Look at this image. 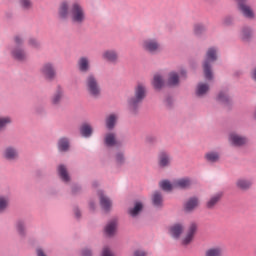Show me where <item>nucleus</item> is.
<instances>
[{
	"instance_id": "de8ad7c7",
	"label": "nucleus",
	"mask_w": 256,
	"mask_h": 256,
	"mask_svg": "<svg viewBox=\"0 0 256 256\" xmlns=\"http://www.w3.org/2000/svg\"><path fill=\"white\" fill-rule=\"evenodd\" d=\"M133 256H147V252L142 249L135 250Z\"/></svg>"
},
{
	"instance_id": "13d9d810",
	"label": "nucleus",
	"mask_w": 256,
	"mask_h": 256,
	"mask_svg": "<svg viewBox=\"0 0 256 256\" xmlns=\"http://www.w3.org/2000/svg\"><path fill=\"white\" fill-rule=\"evenodd\" d=\"M38 113H41V111H39V110H36Z\"/></svg>"
},
{
	"instance_id": "a18cd8bd",
	"label": "nucleus",
	"mask_w": 256,
	"mask_h": 256,
	"mask_svg": "<svg viewBox=\"0 0 256 256\" xmlns=\"http://www.w3.org/2000/svg\"><path fill=\"white\" fill-rule=\"evenodd\" d=\"M102 256H114L113 252H111V249L109 247H104L102 250Z\"/></svg>"
},
{
	"instance_id": "5fc2aeb1",
	"label": "nucleus",
	"mask_w": 256,
	"mask_h": 256,
	"mask_svg": "<svg viewBox=\"0 0 256 256\" xmlns=\"http://www.w3.org/2000/svg\"><path fill=\"white\" fill-rule=\"evenodd\" d=\"M187 75V72H185V70H182L180 72V77H185Z\"/></svg>"
},
{
	"instance_id": "4be33fe9",
	"label": "nucleus",
	"mask_w": 256,
	"mask_h": 256,
	"mask_svg": "<svg viewBox=\"0 0 256 256\" xmlns=\"http://www.w3.org/2000/svg\"><path fill=\"white\" fill-rule=\"evenodd\" d=\"M117 119H119V115L112 113L106 117V128L109 131L115 129V125H117Z\"/></svg>"
},
{
	"instance_id": "6e6552de",
	"label": "nucleus",
	"mask_w": 256,
	"mask_h": 256,
	"mask_svg": "<svg viewBox=\"0 0 256 256\" xmlns=\"http://www.w3.org/2000/svg\"><path fill=\"white\" fill-rule=\"evenodd\" d=\"M238 3V9L240 13L246 19H255V11L247 4V0H236Z\"/></svg>"
},
{
	"instance_id": "f704fd0d",
	"label": "nucleus",
	"mask_w": 256,
	"mask_h": 256,
	"mask_svg": "<svg viewBox=\"0 0 256 256\" xmlns=\"http://www.w3.org/2000/svg\"><path fill=\"white\" fill-rule=\"evenodd\" d=\"M15 227L20 237H25V233H27V230L25 228V222L23 220H18L15 224Z\"/></svg>"
},
{
	"instance_id": "9d476101",
	"label": "nucleus",
	"mask_w": 256,
	"mask_h": 256,
	"mask_svg": "<svg viewBox=\"0 0 256 256\" xmlns=\"http://www.w3.org/2000/svg\"><path fill=\"white\" fill-rule=\"evenodd\" d=\"M102 59L115 65L119 63V52L115 49H107L102 53Z\"/></svg>"
},
{
	"instance_id": "37998d69",
	"label": "nucleus",
	"mask_w": 256,
	"mask_h": 256,
	"mask_svg": "<svg viewBox=\"0 0 256 256\" xmlns=\"http://www.w3.org/2000/svg\"><path fill=\"white\" fill-rule=\"evenodd\" d=\"M217 100L220 101V103H229L230 98L229 95H227V92H220L218 94Z\"/></svg>"
},
{
	"instance_id": "a878e982",
	"label": "nucleus",
	"mask_w": 256,
	"mask_h": 256,
	"mask_svg": "<svg viewBox=\"0 0 256 256\" xmlns=\"http://www.w3.org/2000/svg\"><path fill=\"white\" fill-rule=\"evenodd\" d=\"M152 85L154 89L158 91L163 89V85H165V80H163V76L161 74H155L152 80Z\"/></svg>"
},
{
	"instance_id": "f03ea898",
	"label": "nucleus",
	"mask_w": 256,
	"mask_h": 256,
	"mask_svg": "<svg viewBox=\"0 0 256 256\" xmlns=\"http://www.w3.org/2000/svg\"><path fill=\"white\" fill-rule=\"evenodd\" d=\"M147 93V88L143 84H138L135 88V94L133 97L128 99V109L131 113H137V109L143 99H145V94Z\"/></svg>"
},
{
	"instance_id": "8fccbe9b",
	"label": "nucleus",
	"mask_w": 256,
	"mask_h": 256,
	"mask_svg": "<svg viewBox=\"0 0 256 256\" xmlns=\"http://www.w3.org/2000/svg\"><path fill=\"white\" fill-rule=\"evenodd\" d=\"M224 25H231V23H233V17L228 16L224 19L223 21Z\"/></svg>"
},
{
	"instance_id": "2f4dec72",
	"label": "nucleus",
	"mask_w": 256,
	"mask_h": 256,
	"mask_svg": "<svg viewBox=\"0 0 256 256\" xmlns=\"http://www.w3.org/2000/svg\"><path fill=\"white\" fill-rule=\"evenodd\" d=\"M152 203L154 207H163V194L159 191L154 192L152 195Z\"/></svg>"
},
{
	"instance_id": "7ed1b4c3",
	"label": "nucleus",
	"mask_w": 256,
	"mask_h": 256,
	"mask_svg": "<svg viewBox=\"0 0 256 256\" xmlns=\"http://www.w3.org/2000/svg\"><path fill=\"white\" fill-rule=\"evenodd\" d=\"M86 91L93 97V99H99L101 97V86L99 80L95 74H89L85 79Z\"/></svg>"
},
{
	"instance_id": "423d86ee",
	"label": "nucleus",
	"mask_w": 256,
	"mask_h": 256,
	"mask_svg": "<svg viewBox=\"0 0 256 256\" xmlns=\"http://www.w3.org/2000/svg\"><path fill=\"white\" fill-rule=\"evenodd\" d=\"M142 49L146 51V53L155 55V53L161 51V44L159 43V40L155 38H147L142 41Z\"/></svg>"
},
{
	"instance_id": "6e6d98bb",
	"label": "nucleus",
	"mask_w": 256,
	"mask_h": 256,
	"mask_svg": "<svg viewBox=\"0 0 256 256\" xmlns=\"http://www.w3.org/2000/svg\"><path fill=\"white\" fill-rule=\"evenodd\" d=\"M90 209H95V203L90 202Z\"/></svg>"
},
{
	"instance_id": "5701e85b",
	"label": "nucleus",
	"mask_w": 256,
	"mask_h": 256,
	"mask_svg": "<svg viewBox=\"0 0 256 256\" xmlns=\"http://www.w3.org/2000/svg\"><path fill=\"white\" fill-rule=\"evenodd\" d=\"M251 185L253 182L249 179L240 178L236 181V187L241 189L242 191H247V189H251Z\"/></svg>"
},
{
	"instance_id": "ea45409f",
	"label": "nucleus",
	"mask_w": 256,
	"mask_h": 256,
	"mask_svg": "<svg viewBox=\"0 0 256 256\" xmlns=\"http://www.w3.org/2000/svg\"><path fill=\"white\" fill-rule=\"evenodd\" d=\"M19 5L24 11H30V9H33V1L31 0H19Z\"/></svg>"
},
{
	"instance_id": "f8f14e48",
	"label": "nucleus",
	"mask_w": 256,
	"mask_h": 256,
	"mask_svg": "<svg viewBox=\"0 0 256 256\" xmlns=\"http://www.w3.org/2000/svg\"><path fill=\"white\" fill-rule=\"evenodd\" d=\"M171 165V154L167 151H161L158 154V166L160 169H166Z\"/></svg>"
},
{
	"instance_id": "4d7b16f0",
	"label": "nucleus",
	"mask_w": 256,
	"mask_h": 256,
	"mask_svg": "<svg viewBox=\"0 0 256 256\" xmlns=\"http://www.w3.org/2000/svg\"><path fill=\"white\" fill-rule=\"evenodd\" d=\"M166 103H167L168 105H171V99L168 98V99L166 100Z\"/></svg>"
},
{
	"instance_id": "6ab92c4d",
	"label": "nucleus",
	"mask_w": 256,
	"mask_h": 256,
	"mask_svg": "<svg viewBox=\"0 0 256 256\" xmlns=\"http://www.w3.org/2000/svg\"><path fill=\"white\" fill-rule=\"evenodd\" d=\"M193 182L189 178H180L174 181L175 189H189Z\"/></svg>"
},
{
	"instance_id": "cd10ccee",
	"label": "nucleus",
	"mask_w": 256,
	"mask_h": 256,
	"mask_svg": "<svg viewBox=\"0 0 256 256\" xmlns=\"http://www.w3.org/2000/svg\"><path fill=\"white\" fill-rule=\"evenodd\" d=\"M58 174L64 183H69V181H71V177L69 176L67 167H65V165L58 166Z\"/></svg>"
},
{
	"instance_id": "7c9ffc66",
	"label": "nucleus",
	"mask_w": 256,
	"mask_h": 256,
	"mask_svg": "<svg viewBox=\"0 0 256 256\" xmlns=\"http://www.w3.org/2000/svg\"><path fill=\"white\" fill-rule=\"evenodd\" d=\"M220 158L221 155L219 154V152L210 151L205 154V159L208 163H218Z\"/></svg>"
},
{
	"instance_id": "0eeeda50",
	"label": "nucleus",
	"mask_w": 256,
	"mask_h": 256,
	"mask_svg": "<svg viewBox=\"0 0 256 256\" xmlns=\"http://www.w3.org/2000/svg\"><path fill=\"white\" fill-rule=\"evenodd\" d=\"M40 73L46 79V81H55L57 77V70H55V65L51 62H47L40 68Z\"/></svg>"
},
{
	"instance_id": "393cba45",
	"label": "nucleus",
	"mask_w": 256,
	"mask_h": 256,
	"mask_svg": "<svg viewBox=\"0 0 256 256\" xmlns=\"http://www.w3.org/2000/svg\"><path fill=\"white\" fill-rule=\"evenodd\" d=\"M168 87H177L179 85V74L177 72H170L167 79Z\"/></svg>"
},
{
	"instance_id": "473e14b6",
	"label": "nucleus",
	"mask_w": 256,
	"mask_h": 256,
	"mask_svg": "<svg viewBox=\"0 0 256 256\" xmlns=\"http://www.w3.org/2000/svg\"><path fill=\"white\" fill-rule=\"evenodd\" d=\"M253 37V28L251 27H243L241 30V39H243V41H249V39H251Z\"/></svg>"
},
{
	"instance_id": "3c124183",
	"label": "nucleus",
	"mask_w": 256,
	"mask_h": 256,
	"mask_svg": "<svg viewBox=\"0 0 256 256\" xmlns=\"http://www.w3.org/2000/svg\"><path fill=\"white\" fill-rule=\"evenodd\" d=\"M146 141H147V143H155L157 141V137L147 136Z\"/></svg>"
},
{
	"instance_id": "1a4fd4ad",
	"label": "nucleus",
	"mask_w": 256,
	"mask_h": 256,
	"mask_svg": "<svg viewBox=\"0 0 256 256\" xmlns=\"http://www.w3.org/2000/svg\"><path fill=\"white\" fill-rule=\"evenodd\" d=\"M63 97H65V90L63 87L57 86L50 98L51 105L53 107H59V105H61V101H63Z\"/></svg>"
},
{
	"instance_id": "864d4df0",
	"label": "nucleus",
	"mask_w": 256,
	"mask_h": 256,
	"mask_svg": "<svg viewBox=\"0 0 256 256\" xmlns=\"http://www.w3.org/2000/svg\"><path fill=\"white\" fill-rule=\"evenodd\" d=\"M252 79L256 81V68H254L252 71Z\"/></svg>"
},
{
	"instance_id": "c03bdc74",
	"label": "nucleus",
	"mask_w": 256,
	"mask_h": 256,
	"mask_svg": "<svg viewBox=\"0 0 256 256\" xmlns=\"http://www.w3.org/2000/svg\"><path fill=\"white\" fill-rule=\"evenodd\" d=\"M116 162L118 163V165H122V163H125V156L123 155V153H118L116 155Z\"/></svg>"
},
{
	"instance_id": "20e7f679",
	"label": "nucleus",
	"mask_w": 256,
	"mask_h": 256,
	"mask_svg": "<svg viewBox=\"0 0 256 256\" xmlns=\"http://www.w3.org/2000/svg\"><path fill=\"white\" fill-rule=\"evenodd\" d=\"M217 61V49L216 48H209L206 52V58L203 63L204 69V76L205 79L211 81L213 79V71L211 70V64Z\"/></svg>"
},
{
	"instance_id": "a211bd4d",
	"label": "nucleus",
	"mask_w": 256,
	"mask_h": 256,
	"mask_svg": "<svg viewBox=\"0 0 256 256\" xmlns=\"http://www.w3.org/2000/svg\"><path fill=\"white\" fill-rule=\"evenodd\" d=\"M197 207H199V198L197 197H191L184 204V209L185 211H187V213H191V211H195Z\"/></svg>"
},
{
	"instance_id": "09e8293b",
	"label": "nucleus",
	"mask_w": 256,
	"mask_h": 256,
	"mask_svg": "<svg viewBox=\"0 0 256 256\" xmlns=\"http://www.w3.org/2000/svg\"><path fill=\"white\" fill-rule=\"evenodd\" d=\"M36 255L37 256H47V254L45 253V250H43V248H41V247H38L36 249Z\"/></svg>"
},
{
	"instance_id": "49530a36",
	"label": "nucleus",
	"mask_w": 256,
	"mask_h": 256,
	"mask_svg": "<svg viewBox=\"0 0 256 256\" xmlns=\"http://www.w3.org/2000/svg\"><path fill=\"white\" fill-rule=\"evenodd\" d=\"M81 256H93V252L89 248H84L81 251Z\"/></svg>"
},
{
	"instance_id": "4468645a",
	"label": "nucleus",
	"mask_w": 256,
	"mask_h": 256,
	"mask_svg": "<svg viewBox=\"0 0 256 256\" xmlns=\"http://www.w3.org/2000/svg\"><path fill=\"white\" fill-rule=\"evenodd\" d=\"M3 157L7 161H17L19 159V151L13 146H8L3 151Z\"/></svg>"
},
{
	"instance_id": "603ef678",
	"label": "nucleus",
	"mask_w": 256,
	"mask_h": 256,
	"mask_svg": "<svg viewBox=\"0 0 256 256\" xmlns=\"http://www.w3.org/2000/svg\"><path fill=\"white\" fill-rule=\"evenodd\" d=\"M74 213H75L77 219H79L81 217V211H79V209H75Z\"/></svg>"
},
{
	"instance_id": "c85d7f7f",
	"label": "nucleus",
	"mask_w": 256,
	"mask_h": 256,
	"mask_svg": "<svg viewBox=\"0 0 256 256\" xmlns=\"http://www.w3.org/2000/svg\"><path fill=\"white\" fill-rule=\"evenodd\" d=\"M143 211V203L135 202L134 207L129 208L128 213L130 217H137Z\"/></svg>"
},
{
	"instance_id": "dca6fc26",
	"label": "nucleus",
	"mask_w": 256,
	"mask_h": 256,
	"mask_svg": "<svg viewBox=\"0 0 256 256\" xmlns=\"http://www.w3.org/2000/svg\"><path fill=\"white\" fill-rule=\"evenodd\" d=\"M98 196L100 199V206L103 209V211L109 212L111 211V207H113V202H111V199L107 197L103 191L98 192Z\"/></svg>"
},
{
	"instance_id": "c9c22d12",
	"label": "nucleus",
	"mask_w": 256,
	"mask_h": 256,
	"mask_svg": "<svg viewBox=\"0 0 256 256\" xmlns=\"http://www.w3.org/2000/svg\"><path fill=\"white\" fill-rule=\"evenodd\" d=\"M204 256H223V250L220 247H212L205 251Z\"/></svg>"
},
{
	"instance_id": "9b49d317",
	"label": "nucleus",
	"mask_w": 256,
	"mask_h": 256,
	"mask_svg": "<svg viewBox=\"0 0 256 256\" xmlns=\"http://www.w3.org/2000/svg\"><path fill=\"white\" fill-rule=\"evenodd\" d=\"M195 233H197V224L191 223L182 239V245H189L195 239Z\"/></svg>"
},
{
	"instance_id": "58836bf2",
	"label": "nucleus",
	"mask_w": 256,
	"mask_h": 256,
	"mask_svg": "<svg viewBox=\"0 0 256 256\" xmlns=\"http://www.w3.org/2000/svg\"><path fill=\"white\" fill-rule=\"evenodd\" d=\"M58 149L59 151H69V139L61 138L58 141Z\"/></svg>"
},
{
	"instance_id": "ddd939ff",
	"label": "nucleus",
	"mask_w": 256,
	"mask_h": 256,
	"mask_svg": "<svg viewBox=\"0 0 256 256\" xmlns=\"http://www.w3.org/2000/svg\"><path fill=\"white\" fill-rule=\"evenodd\" d=\"M247 137L241 136L235 132L230 133L229 142L234 145V147H241L242 145H247Z\"/></svg>"
},
{
	"instance_id": "4c0bfd02",
	"label": "nucleus",
	"mask_w": 256,
	"mask_h": 256,
	"mask_svg": "<svg viewBox=\"0 0 256 256\" xmlns=\"http://www.w3.org/2000/svg\"><path fill=\"white\" fill-rule=\"evenodd\" d=\"M9 207V197L0 196V213H5Z\"/></svg>"
},
{
	"instance_id": "f257e3e1",
	"label": "nucleus",
	"mask_w": 256,
	"mask_h": 256,
	"mask_svg": "<svg viewBox=\"0 0 256 256\" xmlns=\"http://www.w3.org/2000/svg\"><path fill=\"white\" fill-rule=\"evenodd\" d=\"M58 19H70L73 25H83L87 21V12L80 2L62 1L58 6Z\"/></svg>"
},
{
	"instance_id": "f3484780",
	"label": "nucleus",
	"mask_w": 256,
	"mask_h": 256,
	"mask_svg": "<svg viewBox=\"0 0 256 256\" xmlns=\"http://www.w3.org/2000/svg\"><path fill=\"white\" fill-rule=\"evenodd\" d=\"M78 69L81 73H88L89 69H91V62L89 58L83 56L78 60Z\"/></svg>"
},
{
	"instance_id": "39448f33",
	"label": "nucleus",
	"mask_w": 256,
	"mask_h": 256,
	"mask_svg": "<svg viewBox=\"0 0 256 256\" xmlns=\"http://www.w3.org/2000/svg\"><path fill=\"white\" fill-rule=\"evenodd\" d=\"M25 39L23 36H15L14 37V43L16 47L11 49V55L13 59H16V61H27V52H25V49L21 47L23 45Z\"/></svg>"
},
{
	"instance_id": "bb28decb",
	"label": "nucleus",
	"mask_w": 256,
	"mask_h": 256,
	"mask_svg": "<svg viewBox=\"0 0 256 256\" xmlns=\"http://www.w3.org/2000/svg\"><path fill=\"white\" fill-rule=\"evenodd\" d=\"M221 197H223V193L219 192L214 194L206 203V207L208 209H213V207H215V205H217V203H219V201H221Z\"/></svg>"
},
{
	"instance_id": "c756f323",
	"label": "nucleus",
	"mask_w": 256,
	"mask_h": 256,
	"mask_svg": "<svg viewBox=\"0 0 256 256\" xmlns=\"http://www.w3.org/2000/svg\"><path fill=\"white\" fill-rule=\"evenodd\" d=\"M80 134L82 137L89 138L93 135V127L90 124L84 123L80 127Z\"/></svg>"
},
{
	"instance_id": "a19ab883",
	"label": "nucleus",
	"mask_w": 256,
	"mask_h": 256,
	"mask_svg": "<svg viewBox=\"0 0 256 256\" xmlns=\"http://www.w3.org/2000/svg\"><path fill=\"white\" fill-rule=\"evenodd\" d=\"M28 45L29 47H32V49H39V47H41V43L39 42V40L33 37L28 39Z\"/></svg>"
},
{
	"instance_id": "72a5a7b5",
	"label": "nucleus",
	"mask_w": 256,
	"mask_h": 256,
	"mask_svg": "<svg viewBox=\"0 0 256 256\" xmlns=\"http://www.w3.org/2000/svg\"><path fill=\"white\" fill-rule=\"evenodd\" d=\"M13 123V118L11 116H0V131H5L8 125Z\"/></svg>"
},
{
	"instance_id": "b1692460",
	"label": "nucleus",
	"mask_w": 256,
	"mask_h": 256,
	"mask_svg": "<svg viewBox=\"0 0 256 256\" xmlns=\"http://www.w3.org/2000/svg\"><path fill=\"white\" fill-rule=\"evenodd\" d=\"M209 93V84L200 82L196 87L197 97H205Z\"/></svg>"
},
{
	"instance_id": "aec40b11",
	"label": "nucleus",
	"mask_w": 256,
	"mask_h": 256,
	"mask_svg": "<svg viewBox=\"0 0 256 256\" xmlns=\"http://www.w3.org/2000/svg\"><path fill=\"white\" fill-rule=\"evenodd\" d=\"M117 233V219H113L110 222L107 223L105 227V234L108 237H113Z\"/></svg>"
},
{
	"instance_id": "2eb2a0df",
	"label": "nucleus",
	"mask_w": 256,
	"mask_h": 256,
	"mask_svg": "<svg viewBox=\"0 0 256 256\" xmlns=\"http://www.w3.org/2000/svg\"><path fill=\"white\" fill-rule=\"evenodd\" d=\"M185 231V225L183 223H175L169 228V233L174 239H179Z\"/></svg>"
},
{
	"instance_id": "79ce46f5",
	"label": "nucleus",
	"mask_w": 256,
	"mask_h": 256,
	"mask_svg": "<svg viewBox=\"0 0 256 256\" xmlns=\"http://www.w3.org/2000/svg\"><path fill=\"white\" fill-rule=\"evenodd\" d=\"M207 31V27L203 24H195L194 25V33L195 35H201V33H205Z\"/></svg>"
},
{
	"instance_id": "412c9836",
	"label": "nucleus",
	"mask_w": 256,
	"mask_h": 256,
	"mask_svg": "<svg viewBox=\"0 0 256 256\" xmlns=\"http://www.w3.org/2000/svg\"><path fill=\"white\" fill-rule=\"evenodd\" d=\"M104 143L106 147H115L117 145V135L113 132L105 134Z\"/></svg>"
},
{
	"instance_id": "e433bc0d",
	"label": "nucleus",
	"mask_w": 256,
	"mask_h": 256,
	"mask_svg": "<svg viewBox=\"0 0 256 256\" xmlns=\"http://www.w3.org/2000/svg\"><path fill=\"white\" fill-rule=\"evenodd\" d=\"M160 189L163 191H173L175 189L174 182L171 184L169 180H163L159 183Z\"/></svg>"
}]
</instances>
